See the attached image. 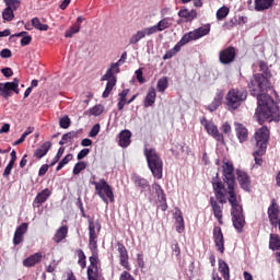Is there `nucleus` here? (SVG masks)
I'll list each match as a JSON object with an SVG mask.
<instances>
[{"label": "nucleus", "mask_w": 280, "mask_h": 280, "mask_svg": "<svg viewBox=\"0 0 280 280\" xmlns=\"http://www.w3.org/2000/svg\"><path fill=\"white\" fill-rule=\"evenodd\" d=\"M224 184L228 186V191ZM212 189L214 197H210L209 205L219 224H224V221H222L224 214L221 205H226L228 200L231 206L233 226L238 233H242L246 225V218L244 217V208L242 207V196L235 190V167L231 162H224L223 164V183L220 179V173H217L215 177L212 178Z\"/></svg>", "instance_id": "f257e3e1"}, {"label": "nucleus", "mask_w": 280, "mask_h": 280, "mask_svg": "<svg viewBox=\"0 0 280 280\" xmlns=\"http://www.w3.org/2000/svg\"><path fill=\"white\" fill-rule=\"evenodd\" d=\"M248 89L250 95L257 97L258 107L255 117L260 126L266 121H279V106L272 96L266 94L272 89L270 79L264 74H254L249 80Z\"/></svg>", "instance_id": "f03ea898"}, {"label": "nucleus", "mask_w": 280, "mask_h": 280, "mask_svg": "<svg viewBox=\"0 0 280 280\" xmlns=\"http://www.w3.org/2000/svg\"><path fill=\"white\" fill-rule=\"evenodd\" d=\"M143 154L147 159L148 167L153 174L154 178L161 180L163 178V160L154 148H144Z\"/></svg>", "instance_id": "7ed1b4c3"}, {"label": "nucleus", "mask_w": 280, "mask_h": 280, "mask_svg": "<svg viewBox=\"0 0 280 280\" xmlns=\"http://www.w3.org/2000/svg\"><path fill=\"white\" fill-rule=\"evenodd\" d=\"M246 97H248V92L246 90L237 88L229 90L225 96V106L228 107V110H237V108L246 102Z\"/></svg>", "instance_id": "20e7f679"}, {"label": "nucleus", "mask_w": 280, "mask_h": 280, "mask_svg": "<svg viewBox=\"0 0 280 280\" xmlns=\"http://www.w3.org/2000/svg\"><path fill=\"white\" fill-rule=\"evenodd\" d=\"M91 185H94L96 196H98L105 205H108V200L109 202H115V192L106 179L102 178L98 182H91Z\"/></svg>", "instance_id": "39448f33"}, {"label": "nucleus", "mask_w": 280, "mask_h": 280, "mask_svg": "<svg viewBox=\"0 0 280 280\" xmlns=\"http://www.w3.org/2000/svg\"><path fill=\"white\" fill-rule=\"evenodd\" d=\"M89 261L90 265L86 270L88 280H104V273L102 272V265L100 264L97 253H93Z\"/></svg>", "instance_id": "423d86ee"}, {"label": "nucleus", "mask_w": 280, "mask_h": 280, "mask_svg": "<svg viewBox=\"0 0 280 280\" xmlns=\"http://www.w3.org/2000/svg\"><path fill=\"white\" fill-rule=\"evenodd\" d=\"M88 224H89V246H91V250H97V237L100 235V231H102V223L100 220L94 221L93 217L88 215Z\"/></svg>", "instance_id": "0eeeda50"}, {"label": "nucleus", "mask_w": 280, "mask_h": 280, "mask_svg": "<svg viewBox=\"0 0 280 280\" xmlns=\"http://www.w3.org/2000/svg\"><path fill=\"white\" fill-rule=\"evenodd\" d=\"M254 139L256 142V149H259L260 154H264V152L268 150V142L270 141V129H268L266 126H262L255 132Z\"/></svg>", "instance_id": "6e6552de"}, {"label": "nucleus", "mask_w": 280, "mask_h": 280, "mask_svg": "<svg viewBox=\"0 0 280 280\" xmlns=\"http://www.w3.org/2000/svg\"><path fill=\"white\" fill-rule=\"evenodd\" d=\"M200 124L201 126H203L205 130L212 139L218 141L219 143H224V135L220 132L218 126H215L213 121H210L209 119H207V117H201Z\"/></svg>", "instance_id": "1a4fd4ad"}, {"label": "nucleus", "mask_w": 280, "mask_h": 280, "mask_svg": "<svg viewBox=\"0 0 280 280\" xmlns=\"http://www.w3.org/2000/svg\"><path fill=\"white\" fill-rule=\"evenodd\" d=\"M211 32V24H205L194 31H190L183 35L182 38L187 43H191V40H199V38H202L203 36L209 35Z\"/></svg>", "instance_id": "9d476101"}, {"label": "nucleus", "mask_w": 280, "mask_h": 280, "mask_svg": "<svg viewBox=\"0 0 280 280\" xmlns=\"http://www.w3.org/2000/svg\"><path fill=\"white\" fill-rule=\"evenodd\" d=\"M19 84L20 80L14 78L12 82L0 83V95L8 100V97H12V92L19 95Z\"/></svg>", "instance_id": "9b49d317"}, {"label": "nucleus", "mask_w": 280, "mask_h": 280, "mask_svg": "<svg viewBox=\"0 0 280 280\" xmlns=\"http://www.w3.org/2000/svg\"><path fill=\"white\" fill-rule=\"evenodd\" d=\"M236 56L237 52L235 51V47L230 46L219 52V61L221 65H231V62H235Z\"/></svg>", "instance_id": "f8f14e48"}, {"label": "nucleus", "mask_w": 280, "mask_h": 280, "mask_svg": "<svg viewBox=\"0 0 280 280\" xmlns=\"http://www.w3.org/2000/svg\"><path fill=\"white\" fill-rule=\"evenodd\" d=\"M213 240L217 250L221 253V255H224V250H226V248L224 247V234L222 233V228H213Z\"/></svg>", "instance_id": "ddd939ff"}, {"label": "nucleus", "mask_w": 280, "mask_h": 280, "mask_svg": "<svg viewBox=\"0 0 280 280\" xmlns=\"http://www.w3.org/2000/svg\"><path fill=\"white\" fill-rule=\"evenodd\" d=\"M117 246L120 266H122V268H125L126 270H130V262L128 261L130 257L128 256V249L126 248V245L118 242Z\"/></svg>", "instance_id": "4468645a"}, {"label": "nucleus", "mask_w": 280, "mask_h": 280, "mask_svg": "<svg viewBox=\"0 0 280 280\" xmlns=\"http://www.w3.org/2000/svg\"><path fill=\"white\" fill-rule=\"evenodd\" d=\"M50 197L51 190H49V188L43 189L40 192L36 195L35 199L33 200V208L40 209V207L45 205V201L49 200Z\"/></svg>", "instance_id": "2eb2a0df"}, {"label": "nucleus", "mask_w": 280, "mask_h": 280, "mask_svg": "<svg viewBox=\"0 0 280 280\" xmlns=\"http://www.w3.org/2000/svg\"><path fill=\"white\" fill-rule=\"evenodd\" d=\"M268 218L271 226H277V223L280 221L279 206L275 201H272L268 208Z\"/></svg>", "instance_id": "dca6fc26"}, {"label": "nucleus", "mask_w": 280, "mask_h": 280, "mask_svg": "<svg viewBox=\"0 0 280 280\" xmlns=\"http://www.w3.org/2000/svg\"><path fill=\"white\" fill-rule=\"evenodd\" d=\"M172 25V18H164L156 25L149 27V34H156V32H164V30H170Z\"/></svg>", "instance_id": "f3484780"}, {"label": "nucleus", "mask_w": 280, "mask_h": 280, "mask_svg": "<svg viewBox=\"0 0 280 280\" xmlns=\"http://www.w3.org/2000/svg\"><path fill=\"white\" fill-rule=\"evenodd\" d=\"M235 132L240 143L248 141V129L242 122H235Z\"/></svg>", "instance_id": "a211bd4d"}, {"label": "nucleus", "mask_w": 280, "mask_h": 280, "mask_svg": "<svg viewBox=\"0 0 280 280\" xmlns=\"http://www.w3.org/2000/svg\"><path fill=\"white\" fill-rule=\"evenodd\" d=\"M237 180L245 191H250V176L244 171H236Z\"/></svg>", "instance_id": "6ab92c4d"}, {"label": "nucleus", "mask_w": 280, "mask_h": 280, "mask_svg": "<svg viewBox=\"0 0 280 280\" xmlns=\"http://www.w3.org/2000/svg\"><path fill=\"white\" fill-rule=\"evenodd\" d=\"M43 261V253L37 252L23 260L24 268H34L37 264Z\"/></svg>", "instance_id": "aec40b11"}, {"label": "nucleus", "mask_w": 280, "mask_h": 280, "mask_svg": "<svg viewBox=\"0 0 280 280\" xmlns=\"http://www.w3.org/2000/svg\"><path fill=\"white\" fill-rule=\"evenodd\" d=\"M223 100H224V93L217 92L211 104L206 106V110H209V113H215V110H218V108L222 106Z\"/></svg>", "instance_id": "412c9836"}, {"label": "nucleus", "mask_w": 280, "mask_h": 280, "mask_svg": "<svg viewBox=\"0 0 280 280\" xmlns=\"http://www.w3.org/2000/svg\"><path fill=\"white\" fill-rule=\"evenodd\" d=\"M179 19H185L186 23H191L195 19H198V12L196 10H188L187 8H183L178 11Z\"/></svg>", "instance_id": "4be33fe9"}, {"label": "nucleus", "mask_w": 280, "mask_h": 280, "mask_svg": "<svg viewBox=\"0 0 280 280\" xmlns=\"http://www.w3.org/2000/svg\"><path fill=\"white\" fill-rule=\"evenodd\" d=\"M275 4V0H254V10L256 12H265V10H270Z\"/></svg>", "instance_id": "5701e85b"}, {"label": "nucleus", "mask_w": 280, "mask_h": 280, "mask_svg": "<svg viewBox=\"0 0 280 280\" xmlns=\"http://www.w3.org/2000/svg\"><path fill=\"white\" fill-rule=\"evenodd\" d=\"M131 138H132V132H130V130L125 129L120 131L118 145H120V148H128V145H130L131 143V140H130Z\"/></svg>", "instance_id": "b1692460"}, {"label": "nucleus", "mask_w": 280, "mask_h": 280, "mask_svg": "<svg viewBox=\"0 0 280 280\" xmlns=\"http://www.w3.org/2000/svg\"><path fill=\"white\" fill-rule=\"evenodd\" d=\"M184 45H187V42L182 37L180 40L172 49L165 52L163 60H170L171 58H174V56L180 51V47H184Z\"/></svg>", "instance_id": "393cba45"}, {"label": "nucleus", "mask_w": 280, "mask_h": 280, "mask_svg": "<svg viewBox=\"0 0 280 280\" xmlns=\"http://www.w3.org/2000/svg\"><path fill=\"white\" fill-rule=\"evenodd\" d=\"M174 218L177 233H183V231H185V219L183 218V211H180V209H176Z\"/></svg>", "instance_id": "a878e982"}, {"label": "nucleus", "mask_w": 280, "mask_h": 280, "mask_svg": "<svg viewBox=\"0 0 280 280\" xmlns=\"http://www.w3.org/2000/svg\"><path fill=\"white\" fill-rule=\"evenodd\" d=\"M150 27L143 28L142 31H138L133 34L129 40L130 45H137L139 40L145 38V36H152V33L149 32Z\"/></svg>", "instance_id": "bb28decb"}, {"label": "nucleus", "mask_w": 280, "mask_h": 280, "mask_svg": "<svg viewBox=\"0 0 280 280\" xmlns=\"http://www.w3.org/2000/svg\"><path fill=\"white\" fill-rule=\"evenodd\" d=\"M67 235H69V226L62 225L56 231L52 240L55 244H60L62 240H66Z\"/></svg>", "instance_id": "cd10ccee"}, {"label": "nucleus", "mask_w": 280, "mask_h": 280, "mask_svg": "<svg viewBox=\"0 0 280 280\" xmlns=\"http://www.w3.org/2000/svg\"><path fill=\"white\" fill-rule=\"evenodd\" d=\"M51 150V142L46 141L39 148H37L34 152L35 159H43Z\"/></svg>", "instance_id": "c85d7f7f"}, {"label": "nucleus", "mask_w": 280, "mask_h": 280, "mask_svg": "<svg viewBox=\"0 0 280 280\" xmlns=\"http://www.w3.org/2000/svg\"><path fill=\"white\" fill-rule=\"evenodd\" d=\"M219 272H221L224 280H231V269L223 259H219Z\"/></svg>", "instance_id": "c756f323"}, {"label": "nucleus", "mask_w": 280, "mask_h": 280, "mask_svg": "<svg viewBox=\"0 0 280 280\" xmlns=\"http://www.w3.org/2000/svg\"><path fill=\"white\" fill-rule=\"evenodd\" d=\"M155 102H156V90L154 88H150L144 98L145 108H150V106H153Z\"/></svg>", "instance_id": "7c9ffc66"}, {"label": "nucleus", "mask_w": 280, "mask_h": 280, "mask_svg": "<svg viewBox=\"0 0 280 280\" xmlns=\"http://www.w3.org/2000/svg\"><path fill=\"white\" fill-rule=\"evenodd\" d=\"M128 93H130L129 89H125L122 90L119 94H118V104H117V108L118 110H124V106H126V104H128Z\"/></svg>", "instance_id": "2f4dec72"}, {"label": "nucleus", "mask_w": 280, "mask_h": 280, "mask_svg": "<svg viewBox=\"0 0 280 280\" xmlns=\"http://www.w3.org/2000/svg\"><path fill=\"white\" fill-rule=\"evenodd\" d=\"M258 67L260 74H262L264 78H267V80H272V71H270V68H268V63L266 61H259Z\"/></svg>", "instance_id": "473e14b6"}, {"label": "nucleus", "mask_w": 280, "mask_h": 280, "mask_svg": "<svg viewBox=\"0 0 280 280\" xmlns=\"http://www.w3.org/2000/svg\"><path fill=\"white\" fill-rule=\"evenodd\" d=\"M132 180L135 183V186L140 187V189H148V187H150V183L148 182V179L139 175L133 176Z\"/></svg>", "instance_id": "72a5a7b5"}, {"label": "nucleus", "mask_w": 280, "mask_h": 280, "mask_svg": "<svg viewBox=\"0 0 280 280\" xmlns=\"http://www.w3.org/2000/svg\"><path fill=\"white\" fill-rule=\"evenodd\" d=\"M280 246V236L279 234H270L269 238V248L270 250H277Z\"/></svg>", "instance_id": "f704fd0d"}, {"label": "nucleus", "mask_w": 280, "mask_h": 280, "mask_svg": "<svg viewBox=\"0 0 280 280\" xmlns=\"http://www.w3.org/2000/svg\"><path fill=\"white\" fill-rule=\"evenodd\" d=\"M78 138V132L77 131H69L67 133H63L61 137V140L59 141V145H65L66 143H69L71 139Z\"/></svg>", "instance_id": "c9c22d12"}, {"label": "nucleus", "mask_w": 280, "mask_h": 280, "mask_svg": "<svg viewBox=\"0 0 280 280\" xmlns=\"http://www.w3.org/2000/svg\"><path fill=\"white\" fill-rule=\"evenodd\" d=\"M114 69L116 70V73H119V62L112 63L110 68L107 69L105 75L107 77L108 81L109 80H117V77H115V73L113 72Z\"/></svg>", "instance_id": "e433bc0d"}, {"label": "nucleus", "mask_w": 280, "mask_h": 280, "mask_svg": "<svg viewBox=\"0 0 280 280\" xmlns=\"http://www.w3.org/2000/svg\"><path fill=\"white\" fill-rule=\"evenodd\" d=\"M32 26L35 27V30H38L39 32H47V30H49V25L42 24L40 19L38 18L32 19Z\"/></svg>", "instance_id": "4c0bfd02"}, {"label": "nucleus", "mask_w": 280, "mask_h": 280, "mask_svg": "<svg viewBox=\"0 0 280 280\" xmlns=\"http://www.w3.org/2000/svg\"><path fill=\"white\" fill-rule=\"evenodd\" d=\"M75 253L79 258L78 265L80 266V268H82V270H84V268H86V254H84V250L82 249H77Z\"/></svg>", "instance_id": "58836bf2"}, {"label": "nucleus", "mask_w": 280, "mask_h": 280, "mask_svg": "<svg viewBox=\"0 0 280 280\" xmlns=\"http://www.w3.org/2000/svg\"><path fill=\"white\" fill-rule=\"evenodd\" d=\"M230 12H231V9H229V7H226V5L221 7L217 11V20L224 21V19H226V16H229Z\"/></svg>", "instance_id": "ea45409f"}, {"label": "nucleus", "mask_w": 280, "mask_h": 280, "mask_svg": "<svg viewBox=\"0 0 280 280\" xmlns=\"http://www.w3.org/2000/svg\"><path fill=\"white\" fill-rule=\"evenodd\" d=\"M116 84H117V79L107 81L105 91L103 92L104 100H106V97L110 95V92L113 91V89H115Z\"/></svg>", "instance_id": "a19ab883"}, {"label": "nucleus", "mask_w": 280, "mask_h": 280, "mask_svg": "<svg viewBox=\"0 0 280 280\" xmlns=\"http://www.w3.org/2000/svg\"><path fill=\"white\" fill-rule=\"evenodd\" d=\"M3 3L13 12H16L21 8V0H3Z\"/></svg>", "instance_id": "79ce46f5"}, {"label": "nucleus", "mask_w": 280, "mask_h": 280, "mask_svg": "<svg viewBox=\"0 0 280 280\" xmlns=\"http://www.w3.org/2000/svg\"><path fill=\"white\" fill-rule=\"evenodd\" d=\"M264 154H266V152L261 153V149H256L253 152L255 165H259V166L264 165V159H261V156H264Z\"/></svg>", "instance_id": "37998d69"}, {"label": "nucleus", "mask_w": 280, "mask_h": 280, "mask_svg": "<svg viewBox=\"0 0 280 280\" xmlns=\"http://www.w3.org/2000/svg\"><path fill=\"white\" fill-rule=\"evenodd\" d=\"M167 85H168L167 77H163V78L159 79L158 85H156L158 92L165 93Z\"/></svg>", "instance_id": "c03bdc74"}, {"label": "nucleus", "mask_w": 280, "mask_h": 280, "mask_svg": "<svg viewBox=\"0 0 280 280\" xmlns=\"http://www.w3.org/2000/svg\"><path fill=\"white\" fill-rule=\"evenodd\" d=\"M86 167H88L86 162L79 160V162L73 167L72 174L74 176H78V174H80V172H84V170H86Z\"/></svg>", "instance_id": "a18cd8bd"}, {"label": "nucleus", "mask_w": 280, "mask_h": 280, "mask_svg": "<svg viewBox=\"0 0 280 280\" xmlns=\"http://www.w3.org/2000/svg\"><path fill=\"white\" fill-rule=\"evenodd\" d=\"M2 19L3 21H14V11H12V9L10 8H5L3 11H2Z\"/></svg>", "instance_id": "49530a36"}, {"label": "nucleus", "mask_w": 280, "mask_h": 280, "mask_svg": "<svg viewBox=\"0 0 280 280\" xmlns=\"http://www.w3.org/2000/svg\"><path fill=\"white\" fill-rule=\"evenodd\" d=\"M158 209H161V211H167V196L159 197L156 200Z\"/></svg>", "instance_id": "de8ad7c7"}, {"label": "nucleus", "mask_w": 280, "mask_h": 280, "mask_svg": "<svg viewBox=\"0 0 280 280\" xmlns=\"http://www.w3.org/2000/svg\"><path fill=\"white\" fill-rule=\"evenodd\" d=\"M73 161V154L68 153L58 164L57 172H60L65 165H67L69 162Z\"/></svg>", "instance_id": "09e8293b"}, {"label": "nucleus", "mask_w": 280, "mask_h": 280, "mask_svg": "<svg viewBox=\"0 0 280 280\" xmlns=\"http://www.w3.org/2000/svg\"><path fill=\"white\" fill-rule=\"evenodd\" d=\"M104 113V105L98 104L90 108V114L93 115V117H100Z\"/></svg>", "instance_id": "8fccbe9b"}, {"label": "nucleus", "mask_w": 280, "mask_h": 280, "mask_svg": "<svg viewBox=\"0 0 280 280\" xmlns=\"http://www.w3.org/2000/svg\"><path fill=\"white\" fill-rule=\"evenodd\" d=\"M27 229H30V224L28 223H22L16 228L15 233L18 235H21L22 237H25V233H27Z\"/></svg>", "instance_id": "3c124183"}, {"label": "nucleus", "mask_w": 280, "mask_h": 280, "mask_svg": "<svg viewBox=\"0 0 280 280\" xmlns=\"http://www.w3.org/2000/svg\"><path fill=\"white\" fill-rule=\"evenodd\" d=\"M59 126L60 128H62L63 130H67V128H69V126H71V118H69V116H63L59 119Z\"/></svg>", "instance_id": "603ef678"}, {"label": "nucleus", "mask_w": 280, "mask_h": 280, "mask_svg": "<svg viewBox=\"0 0 280 280\" xmlns=\"http://www.w3.org/2000/svg\"><path fill=\"white\" fill-rule=\"evenodd\" d=\"M237 16L232 18L230 21L223 24L224 30H233V27H237Z\"/></svg>", "instance_id": "864d4df0"}, {"label": "nucleus", "mask_w": 280, "mask_h": 280, "mask_svg": "<svg viewBox=\"0 0 280 280\" xmlns=\"http://www.w3.org/2000/svg\"><path fill=\"white\" fill-rule=\"evenodd\" d=\"M152 189L155 191V195L158 196V198L166 196L165 190H163V187H161L159 185V183H153L152 184Z\"/></svg>", "instance_id": "5fc2aeb1"}, {"label": "nucleus", "mask_w": 280, "mask_h": 280, "mask_svg": "<svg viewBox=\"0 0 280 280\" xmlns=\"http://www.w3.org/2000/svg\"><path fill=\"white\" fill-rule=\"evenodd\" d=\"M172 255H175L178 259H180V245H178L177 241H174L171 245Z\"/></svg>", "instance_id": "6e6d98bb"}, {"label": "nucleus", "mask_w": 280, "mask_h": 280, "mask_svg": "<svg viewBox=\"0 0 280 280\" xmlns=\"http://www.w3.org/2000/svg\"><path fill=\"white\" fill-rule=\"evenodd\" d=\"M62 154H65V147H61L58 149L57 154L55 155V158L52 159V161L50 163V167H54V165H56V163H58V161H60V159L62 158Z\"/></svg>", "instance_id": "4d7b16f0"}, {"label": "nucleus", "mask_w": 280, "mask_h": 280, "mask_svg": "<svg viewBox=\"0 0 280 280\" xmlns=\"http://www.w3.org/2000/svg\"><path fill=\"white\" fill-rule=\"evenodd\" d=\"M80 32V28L73 24L68 31L65 33L66 38H73V34H78Z\"/></svg>", "instance_id": "13d9d810"}, {"label": "nucleus", "mask_w": 280, "mask_h": 280, "mask_svg": "<svg viewBox=\"0 0 280 280\" xmlns=\"http://www.w3.org/2000/svg\"><path fill=\"white\" fill-rule=\"evenodd\" d=\"M136 78L140 84H145V78H143V69L139 68L136 70Z\"/></svg>", "instance_id": "bf43d9fd"}, {"label": "nucleus", "mask_w": 280, "mask_h": 280, "mask_svg": "<svg viewBox=\"0 0 280 280\" xmlns=\"http://www.w3.org/2000/svg\"><path fill=\"white\" fill-rule=\"evenodd\" d=\"M24 240H25L24 236H21V234H18L16 232H14V235H13V244H14V246H19V244H23Z\"/></svg>", "instance_id": "052dcab7"}, {"label": "nucleus", "mask_w": 280, "mask_h": 280, "mask_svg": "<svg viewBox=\"0 0 280 280\" xmlns=\"http://www.w3.org/2000/svg\"><path fill=\"white\" fill-rule=\"evenodd\" d=\"M12 170H14V164L8 163L2 174L3 178H9L10 174H12Z\"/></svg>", "instance_id": "680f3d73"}, {"label": "nucleus", "mask_w": 280, "mask_h": 280, "mask_svg": "<svg viewBox=\"0 0 280 280\" xmlns=\"http://www.w3.org/2000/svg\"><path fill=\"white\" fill-rule=\"evenodd\" d=\"M100 128H101L100 124L94 125L89 132V137H92V138L97 137V135H100Z\"/></svg>", "instance_id": "e2e57ef3"}, {"label": "nucleus", "mask_w": 280, "mask_h": 280, "mask_svg": "<svg viewBox=\"0 0 280 280\" xmlns=\"http://www.w3.org/2000/svg\"><path fill=\"white\" fill-rule=\"evenodd\" d=\"M119 280H137L135 279V277L132 276V273L128 272V271H122L119 276Z\"/></svg>", "instance_id": "0e129e2a"}, {"label": "nucleus", "mask_w": 280, "mask_h": 280, "mask_svg": "<svg viewBox=\"0 0 280 280\" xmlns=\"http://www.w3.org/2000/svg\"><path fill=\"white\" fill-rule=\"evenodd\" d=\"M90 152V149H82L77 155L78 161H82V159L89 156Z\"/></svg>", "instance_id": "69168bd1"}, {"label": "nucleus", "mask_w": 280, "mask_h": 280, "mask_svg": "<svg viewBox=\"0 0 280 280\" xmlns=\"http://www.w3.org/2000/svg\"><path fill=\"white\" fill-rule=\"evenodd\" d=\"M1 73L4 75V78H12L14 75L12 68H2Z\"/></svg>", "instance_id": "338daca9"}, {"label": "nucleus", "mask_w": 280, "mask_h": 280, "mask_svg": "<svg viewBox=\"0 0 280 280\" xmlns=\"http://www.w3.org/2000/svg\"><path fill=\"white\" fill-rule=\"evenodd\" d=\"M20 43H21V47H27V45H30V43H32V36L26 35V36L22 37Z\"/></svg>", "instance_id": "774afa93"}]
</instances>
